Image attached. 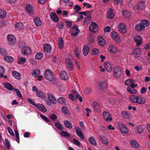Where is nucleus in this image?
Instances as JSON below:
<instances>
[{"label":"nucleus","instance_id":"nucleus-1","mask_svg":"<svg viewBox=\"0 0 150 150\" xmlns=\"http://www.w3.org/2000/svg\"><path fill=\"white\" fill-rule=\"evenodd\" d=\"M149 22L147 20L141 21L139 23L136 25L135 29L138 31H141L144 30L145 27L149 25Z\"/></svg>","mask_w":150,"mask_h":150},{"label":"nucleus","instance_id":"nucleus-2","mask_svg":"<svg viewBox=\"0 0 150 150\" xmlns=\"http://www.w3.org/2000/svg\"><path fill=\"white\" fill-rule=\"evenodd\" d=\"M44 75L45 78L49 81H52L54 79L53 74L50 70H46L44 73Z\"/></svg>","mask_w":150,"mask_h":150},{"label":"nucleus","instance_id":"nucleus-3","mask_svg":"<svg viewBox=\"0 0 150 150\" xmlns=\"http://www.w3.org/2000/svg\"><path fill=\"white\" fill-rule=\"evenodd\" d=\"M118 128L121 132L123 134H127L129 130L127 127L121 122H119L117 123Z\"/></svg>","mask_w":150,"mask_h":150},{"label":"nucleus","instance_id":"nucleus-4","mask_svg":"<svg viewBox=\"0 0 150 150\" xmlns=\"http://www.w3.org/2000/svg\"><path fill=\"white\" fill-rule=\"evenodd\" d=\"M80 30L78 28V25H75L73 26L71 29L70 31L71 35L74 37L77 36Z\"/></svg>","mask_w":150,"mask_h":150},{"label":"nucleus","instance_id":"nucleus-5","mask_svg":"<svg viewBox=\"0 0 150 150\" xmlns=\"http://www.w3.org/2000/svg\"><path fill=\"white\" fill-rule=\"evenodd\" d=\"M113 74L117 78L121 77L122 74L121 69L118 67H116L114 68L113 69Z\"/></svg>","mask_w":150,"mask_h":150},{"label":"nucleus","instance_id":"nucleus-6","mask_svg":"<svg viewBox=\"0 0 150 150\" xmlns=\"http://www.w3.org/2000/svg\"><path fill=\"white\" fill-rule=\"evenodd\" d=\"M7 40L10 45H13L16 42V40L14 36L12 35H9L7 36Z\"/></svg>","mask_w":150,"mask_h":150},{"label":"nucleus","instance_id":"nucleus-7","mask_svg":"<svg viewBox=\"0 0 150 150\" xmlns=\"http://www.w3.org/2000/svg\"><path fill=\"white\" fill-rule=\"evenodd\" d=\"M66 64L67 69L69 71H71L73 68V64L70 59H67L66 60Z\"/></svg>","mask_w":150,"mask_h":150},{"label":"nucleus","instance_id":"nucleus-8","mask_svg":"<svg viewBox=\"0 0 150 150\" xmlns=\"http://www.w3.org/2000/svg\"><path fill=\"white\" fill-rule=\"evenodd\" d=\"M119 31L122 33H125L127 31V28L125 25L122 23H120L118 26Z\"/></svg>","mask_w":150,"mask_h":150},{"label":"nucleus","instance_id":"nucleus-9","mask_svg":"<svg viewBox=\"0 0 150 150\" xmlns=\"http://www.w3.org/2000/svg\"><path fill=\"white\" fill-rule=\"evenodd\" d=\"M21 52L24 55H28L31 53L30 48L29 47H23L21 50Z\"/></svg>","mask_w":150,"mask_h":150},{"label":"nucleus","instance_id":"nucleus-10","mask_svg":"<svg viewBox=\"0 0 150 150\" xmlns=\"http://www.w3.org/2000/svg\"><path fill=\"white\" fill-rule=\"evenodd\" d=\"M47 98L51 103L55 104L57 103V100L54 96L52 94L48 93L47 94Z\"/></svg>","mask_w":150,"mask_h":150},{"label":"nucleus","instance_id":"nucleus-11","mask_svg":"<svg viewBox=\"0 0 150 150\" xmlns=\"http://www.w3.org/2000/svg\"><path fill=\"white\" fill-rule=\"evenodd\" d=\"M134 40L136 43V45L138 46L142 44V38L139 35H136L134 38Z\"/></svg>","mask_w":150,"mask_h":150},{"label":"nucleus","instance_id":"nucleus-12","mask_svg":"<svg viewBox=\"0 0 150 150\" xmlns=\"http://www.w3.org/2000/svg\"><path fill=\"white\" fill-rule=\"evenodd\" d=\"M98 28V25L95 22H92L91 23V25L89 27V29L91 31L93 32H96Z\"/></svg>","mask_w":150,"mask_h":150},{"label":"nucleus","instance_id":"nucleus-13","mask_svg":"<svg viewBox=\"0 0 150 150\" xmlns=\"http://www.w3.org/2000/svg\"><path fill=\"white\" fill-rule=\"evenodd\" d=\"M76 134L82 140L84 139V137L82 131L79 128H77L76 129Z\"/></svg>","mask_w":150,"mask_h":150},{"label":"nucleus","instance_id":"nucleus-14","mask_svg":"<svg viewBox=\"0 0 150 150\" xmlns=\"http://www.w3.org/2000/svg\"><path fill=\"white\" fill-rule=\"evenodd\" d=\"M104 67L106 70L108 72H111L112 70V66L111 64L108 62L105 63Z\"/></svg>","mask_w":150,"mask_h":150},{"label":"nucleus","instance_id":"nucleus-15","mask_svg":"<svg viewBox=\"0 0 150 150\" xmlns=\"http://www.w3.org/2000/svg\"><path fill=\"white\" fill-rule=\"evenodd\" d=\"M52 47L48 44H45L44 45L43 49L44 51L48 53H50L51 51Z\"/></svg>","mask_w":150,"mask_h":150},{"label":"nucleus","instance_id":"nucleus-16","mask_svg":"<svg viewBox=\"0 0 150 150\" xmlns=\"http://www.w3.org/2000/svg\"><path fill=\"white\" fill-rule=\"evenodd\" d=\"M130 144L135 149L139 148V145L138 142L134 140H132L130 141Z\"/></svg>","mask_w":150,"mask_h":150},{"label":"nucleus","instance_id":"nucleus-17","mask_svg":"<svg viewBox=\"0 0 150 150\" xmlns=\"http://www.w3.org/2000/svg\"><path fill=\"white\" fill-rule=\"evenodd\" d=\"M111 36L112 39L115 41L118 42L120 41V38L118 35L115 32L112 33Z\"/></svg>","mask_w":150,"mask_h":150},{"label":"nucleus","instance_id":"nucleus-18","mask_svg":"<svg viewBox=\"0 0 150 150\" xmlns=\"http://www.w3.org/2000/svg\"><path fill=\"white\" fill-rule=\"evenodd\" d=\"M36 106L41 111L43 112H45L46 111V109L45 107L41 104H37L36 105Z\"/></svg>","mask_w":150,"mask_h":150},{"label":"nucleus","instance_id":"nucleus-19","mask_svg":"<svg viewBox=\"0 0 150 150\" xmlns=\"http://www.w3.org/2000/svg\"><path fill=\"white\" fill-rule=\"evenodd\" d=\"M137 103L139 104H143L146 102L145 99L142 97L137 96Z\"/></svg>","mask_w":150,"mask_h":150},{"label":"nucleus","instance_id":"nucleus-20","mask_svg":"<svg viewBox=\"0 0 150 150\" xmlns=\"http://www.w3.org/2000/svg\"><path fill=\"white\" fill-rule=\"evenodd\" d=\"M98 40L99 45L101 46H103L105 44V41L101 36L98 37Z\"/></svg>","mask_w":150,"mask_h":150},{"label":"nucleus","instance_id":"nucleus-21","mask_svg":"<svg viewBox=\"0 0 150 150\" xmlns=\"http://www.w3.org/2000/svg\"><path fill=\"white\" fill-rule=\"evenodd\" d=\"M107 16L109 18H113L114 16L113 10L111 8L109 9L107 12Z\"/></svg>","mask_w":150,"mask_h":150},{"label":"nucleus","instance_id":"nucleus-22","mask_svg":"<svg viewBox=\"0 0 150 150\" xmlns=\"http://www.w3.org/2000/svg\"><path fill=\"white\" fill-rule=\"evenodd\" d=\"M137 8L139 9H143L145 8V2L143 1H139L137 4Z\"/></svg>","mask_w":150,"mask_h":150},{"label":"nucleus","instance_id":"nucleus-23","mask_svg":"<svg viewBox=\"0 0 150 150\" xmlns=\"http://www.w3.org/2000/svg\"><path fill=\"white\" fill-rule=\"evenodd\" d=\"M26 61V59L22 57H18L17 60V63L19 64H24L25 62Z\"/></svg>","mask_w":150,"mask_h":150},{"label":"nucleus","instance_id":"nucleus-24","mask_svg":"<svg viewBox=\"0 0 150 150\" xmlns=\"http://www.w3.org/2000/svg\"><path fill=\"white\" fill-rule=\"evenodd\" d=\"M60 77L62 80H66L68 79V77L67 73L64 71H62L60 73Z\"/></svg>","mask_w":150,"mask_h":150},{"label":"nucleus","instance_id":"nucleus-25","mask_svg":"<svg viewBox=\"0 0 150 150\" xmlns=\"http://www.w3.org/2000/svg\"><path fill=\"white\" fill-rule=\"evenodd\" d=\"M50 16L51 18L53 20V21L55 22H57L58 21L59 18L55 13H52L50 14Z\"/></svg>","mask_w":150,"mask_h":150},{"label":"nucleus","instance_id":"nucleus-26","mask_svg":"<svg viewBox=\"0 0 150 150\" xmlns=\"http://www.w3.org/2000/svg\"><path fill=\"white\" fill-rule=\"evenodd\" d=\"M59 47L60 49H62L64 46V42L62 38L59 37L58 39Z\"/></svg>","mask_w":150,"mask_h":150},{"label":"nucleus","instance_id":"nucleus-27","mask_svg":"<svg viewBox=\"0 0 150 150\" xmlns=\"http://www.w3.org/2000/svg\"><path fill=\"white\" fill-rule=\"evenodd\" d=\"M34 22L35 25L37 26H40L42 24L40 18L38 17H36L34 19Z\"/></svg>","mask_w":150,"mask_h":150},{"label":"nucleus","instance_id":"nucleus-28","mask_svg":"<svg viewBox=\"0 0 150 150\" xmlns=\"http://www.w3.org/2000/svg\"><path fill=\"white\" fill-rule=\"evenodd\" d=\"M133 54L135 57H139L140 54V49H136L133 50Z\"/></svg>","mask_w":150,"mask_h":150},{"label":"nucleus","instance_id":"nucleus-29","mask_svg":"<svg viewBox=\"0 0 150 150\" xmlns=\"http://www.w3.org/2000/svg\"><path fill=\"white\" fill-rule=\"evenodd\" d=\"M109 51L111 53H115L117 51L116 48L113 45H110L108 48Z\"/></svg>","mask_w":150,"mask_h":150},{"label":"nucleus","instance_id":"nucleus-30","mask_svg":"<svg viewBox=\"0 0 150 150\" xmlns=\"http://www.w3.org/2000/svg\"><path fill=\"white\" fill-rule=\"evenodd\" d=\"M12 74L13 76L16 79H21L20 74L15 71H13L12 72Z\"/></svg>","mask_w":150,"mask_h":150},{"label":"nucleus","instance_id":"nucleus-31","mask_svg":"<svg viewBox=\"0 0 150 150\" xmlns=\"http://www.w3.org/2000/svg\"><path fill=\"white\" fill-rule=\"evenodd\" d=\"M74 52L76 57L78 58L79 57V55L81 53V49L77 48H76L74 50Z\"/></svg>","mask_w":150,"mask_h":150},{"label":"nucleus","instance_id":"nucleus-32","mask_svg":"<svg viewBox=\"0 0 150 150\" xmlns=\"http://www.w3.org/2000/svg\"><path fill=\"white\" fill-rule=\"evenodd\" d=\"M24 26L22 23H18L15 25V27L17 29L20 30L24 28Z\"/></svg>","mask_w":150,"mask_h":150},{"label":"nucleus","instance_id":"nucleus-33","mask_svg":"<svg viewBox=\"0 0 150 150\" xmlns=\"http://www.w3.org/2000/svg\"><path fill=\"white\" fill-rule=\"evenodd\" d=\"M89 51V48L86 45L84 46L83 48V54L85 56L87 55Z\"/></svg>","mask_w":150,"mask_h":150},{"label":"nucleus","instance_id":"nucleus-34","mask_svg":"<svg viewBox=\"0 0 150 150\" xmlns=\"http://www.w3.org/2000/svg\"><path fill=\"white\" fill-rule=\"evenodd\" d=\"M26 10L30 13H33L34 12L33 7L30 5H28L26 6Z\"/></svg>","mask_w":150,"mask_h":150},{"label":"nucleus","instance_id":"nucleus-35","mask_svg":"<svg viewBox=\"0 0 150 150\" xmlns=\"http://www.w3.org/2000/svg\"><path fill=\"white\" fill-rule=\"evenodd\" d=\"M64 124L65 126L69 129H70L72 127V125L71 123L68 120L64 121Z\"/></svg>","mask_w":150,"mask_h":150},{"label":"nucleus","instance_id":"nucleus-36","mask_svg":"<svg viewBox=\"0 0 150 150\" xmlns=\"http://www.w3.org/2000/svg\"><path fill=\"white\" fill-rule=\"evenodd\" d=\"M4 87L10 90H12L13 89V86L10 83H6L4 84Z\"/></svg>","mask_w":150,"mask_h":150},{"label":"nucleus","instance_id":"nucleus-37","mask_svg":"<svg viewBox=\"0 0 150 150\" xmlns=\"http://www.w3.org/2000/svg\"><path fill=\"white\" fill-rule=\"evenodd\" d=\"M88 140L90 143L92 145L95 146H96L97 145V144L95 139L94 137H91Z\"/></svg>","mask_w":150,"mask_h":150},{"label":"nucleus","instance_id":"nucleus-38","mask_svg":"<svg viewBox=\"0 0 150 150\" xmlns=\"http://www.w3.org/2000/svg\"><path fill=\"white\" fill-rule=\"evenodd\" d=\"M100 140L101 142L102 143L104 144H107L108 143V141L104 137H100Z\"/></svg>","mask_w":150,"mask_h":150},{"label":"nucleus","instance_id":"nucleus-39","mask_svg":"<svg viewBox=\"0 0 150 150\" xmlns=\"http://www.w3.org/2000/svg\"><path fill=\"white\" fill-rule=\"evenodd\" d=\"M54 123L55 126L59 129L61 130L63 129V127L59 121L55 122Z\"/></svg>","mask_w":150,"mask_h":150},{"label":"nucleus","instance_id":"nucleus-40","mask_svg":"<svg viewBox=\"0 0 150 150\" xmlns=\"http://www.w3.org/2000/svg\"><path fill=\"white\" fill-rule=\"evenodd\" d=\"M6 12L3 10L0 9V18H4L6 16Z\"/></svg>","mask_w":150,"mask_h":150},{"label":"nucleus","instance_id":"nucleus-41","mask_svg":"<svg viewBox=\"0 0 150 150\" xmlns=\"http://www.w3.org/2000/svg\"><path fill=\"white\" fill-rule=\"evenodd\" d=\"M122 114L123 117L126 119L129 118L130 117V114L126 111H122Z\"/></svg>","mask_w":150,"mask_h":150},{"label":"nucleus","instance_id":"nucleus-42","mask_svg":"<svg viewBox=\"0 0 150 150\" xmlns=\"http://www.w3.org/2000/svg\"><path fill=\"white\" fill-rule=\"evenodd\" d=\"M127 90L128 92L132 94H135L137 92V91L136 89L134 88L131 89L129 87H128L127 88Z\"/></svg>","mask_w":150,"mask_h":150},{"label":"nucleus","instance_id":"nucleus-43","mask_svg":"<svg viewBox=\"0 0 150 150\" xmlns=\"http://www.w3.org/2000/svg\"><path fill=\"white\" fill-rule=\"evenodd\" d=\"M137 96L134 95H131L129 97L130 99L131 102L136 103H137Z\"/></svg>","mask_w":150,"mask_h":150},{"label":"nucleus","instance_id":"nucleus-44","mask_svg":"<svg viewBox=\"0 0 150 150\" xmlns=\"http://www.w3.org/2000/svg\"><path fill=\"white\" fill-rule=\"evenodd\" d=\"M40 73V71L39 69H35L32 72V74L33 76L36 77Z\"/></svg>","mask_w":150,"mask_h":150},{"label":"nucleus","instance_id":"nucleus-45","mask_svg":"<svg viewBox=\"0 0 150 150\" xmlns=\"http://www.w3.org/2000/svg\"><path fill=\"white\" fill-rule=\"evenodd\" d=\"M36 94L37 96L40 98H44L45 97V94L42 92L40 91H38L36 92Z\"/></svg>","mask_w":150,"mask_h":150},{"label":"nucleus","instance_id":"nucleus-46","mask_svg":"<svg viewBox=\"0 0 150 150\" xmlns=\"http://www.w3.org/2000/svg\"><path fill=\"white\" fill-rule=\"evenodd\" d=\"M122 14L124 16L127 18H129L130 16V13L125 10H124L122 11Z\"/></svg>","mask_w":150,"mask_h":150},{"label":"nucleus","instance_id":"nucleus-47","mask_svg":"<svg viewBox=\"0 0 150 150\" xmlns=\"http://www.w3.org/2000/svg\"><path fill=\"white\" fill-rule=\"evenodd\" d=\"M91 19V16H88L85 18L83 21V23L84 25H86L90 23Z\"/></svg>","mask_w":150,"mask_h":150},{"label":"nucleus","instance_id":"nucleus-48","mask_svg":"<svg viewBox=\"0 0 150 150\" xmlns=\"http://www.w3.org/2000/svg\"><path fill=\"white\" fill-rule=\"evenodd\" d=\"M43 57V54L41 52H38L37 53L35 56V59H37L40 60L42 59Z\"/></svg>","mask_w":150,"mask_h":150},{"label":"nucleus","instance_id":"nucleus-49","mask_svg":"<svg viewBox=\"0 0 150 150\" xmlns=\"http://www.w3.org/2000/svg\"><path fill=\"white\" fill-rule=\"evenodd\" d=\"M135 129L139 134L143 133L144 130V128L140 126H139L136 128Z\"/></svg>","mask_w":150,"mask_h":150},{"label":"nucleus","instance_id":"nucleus-50","mask_svg":"<svg viewBox=\"0 0 150 150\" xmlns=\"http://www.w3.org/2000/svg\"><path fill=\"white\" fill-rule=\"evenodd\" d=\"M4 59L8 62H11L13 61V58L9 56L6 57L4 58Z\"/></svg>","mask_w":150,"mask_h":150},{"label":"nucleus","instance_id":"nucleus-51","mask_svg":"<svg viewBox=\"0 0 150 150\" xmlns=\"http://www.w3.org/2000/svg\"><path fill=\"white\" fill-rule=\"evenodd\" d=\"M14 91L15 92H16L17 95V96L20 98H21L22 97V95L21 93L20 90L18 89L15 88L14 89Z\"/></svg>","mask_w":150,"mask_h":150},{"label":"nucleus","instance_id":"nucleus-52","mask_svg":"<svg viewBox=\"0 0 150 150\" xmlns=\"http://www.w3.org/2000/svg\"><path fill=\"white\" fill-rule=\"evenodd\" d=\"M107 83L105 82H101L99 84L100 87L101 88H106L107 86Z\"/></svg>","mask_w":150,"mask_h":150},{"label":"nucleus","instance_id":"nucleus-53","mask_svg":"<svg viewBox=\"0 0 150 150\" xmlns=\"http://www.w3.org/2000/svg\"><path fill=\"white\" fill-rule=\"evenodd\" d=\"M58 101L60 104H64L65 103L66 100L64 98L60 97L58 99Z\"/></svg>","mask_w":150,"mask_h":150},{"label":"nucleus","instance_id":"nucleus-54","mask_svg":"<svg viewBox=\"0 0 150 150\" xmlns=\"http://www.w3.org/2000/svg\"><path fill=\"white\" fill-rule=\"evenodd\" d=\"M5 73L4 68L2 66H0V78H1L3 76V74Z\"/></svg>","mask_w":150,"mask_h":150},{"label":"nucleus","instance_id":"nucleus-55","mask_svg":"<svg viewBox=\"0 0 150 150\" xmlns=\"http://www.w3.org/2000/svg\"><path fill=\"white\" fill-rule=\"evenodd\" d=\"M110 115L108 112L105 111H103L102 113L103 117L104 120L106 118V117L109 116Z\"/></svg>","mask_w":150,"mask_h":150},{"label":"nucleus","instance_id":"nucleus-56","mask_svg":"<svg viewBox=\"0 0 150 150\" xmlns=\"http://www.w3.org/2000/svg\"><path fill=\"white\" fill-rule=\"evenodd\" d=\"M133 81L132 79H128L126 80L125 81V84L127 86L130 85L132 82Z\"/></svg>","mask_w":150,"mask_h":150},{"label":"nucleus","instance_id":"nucleus-57","mask_svg":"<svg viewBox=\"0 0 150 150\" xmlns=\"http://www.w3.org/2000/svg\"><path fill=\"white\" fill-rule=\"evenodd\" d=\"M73 141L75 144L76 145L80 147H81V143L77 139H74Z\"/></svg>","mask_w":150,"mask_h":150},{"label":"nucleus","instance_id":"nucleus-58","mask_svg":"<svg viewBox=\"0 0 150 150\" xmlns=\"http://www.w3.org/2000/svg\"><path fill=\"white\" fill-rule=\"evenodd\" d=\"M60 134L64 137H69L70 136L69 134L66 131H62L61 132Z\"/></svg>","mask_w":150,"mask_h":150},{"label":"nucleus","instance_id":"nucleus-59","mask_svg":"<svg viewBox=\"0 0 150 150\" xmlns=\"http://www.w3.org/2000/svg\"><path fill=\"white\" fill-rule=\"evenodd\" d=\"M62 110L63 112L65 114H67L69 113V111L66 107L63 106L62 107Z\"/></svg>","mask_w":150,"mask_h":150},{"label":"nucleus","instance_id":"nucleus-60","mask_svg":"<svg viewBox=\"0 0 150 150\" xmlns=\"http://www.w3.org/2000/svg\"><path fill=\"white\" fill-rule=\"evenodd\" d=\"M98 50L97 49L94 48L92 50V54L93 55H97L98 53Z\"/></svg>","mask_w":150,"mask_h":150},{"label":"nucleus","instance_id":"nucleus-61","mask_svg":"<svg viewBox=\"0 0 150 150\" xmlns=\"http://www.w3.org/2000/svg\"><path fill=\"white\" fill-rule=\"evenodd\" d=\"M7 129L8 132L12 136H14V135L13 131L12 129L9 127H7Z\"/></svg>","mask_w":150,"mask_h":150},{"label":"nucleus","instance_id":"nucleus-62","mask_svg":"<svg viewBox=\"0 0 150 150\" xmlns=\"http://www.w3.org/2000/svg\"><path fill=\"white\" fill-rule=\"evenodd\" d=\"M74 9L75 10L76 12H78L80 10L81 8L78 5L76 4L74 6Z\"/></svg>","mask_w":150,"mask_h":150},{"label":"nucleus","instance_id":"nucleus-63","mask_svg":"<svg viewBox=\"0 0 150 150\" xmlns=\"http://www.w3.org/2000/svg\"><path fill=\"white\" fill-rule=\"evenodd\" d=\"M5 142L7 148L8 149H9L10 146V144L8 140L6 138L5 139Z\"/></svg>","mask_w":150,"mask_h":150},{"label":"nucleus","instance_id":"nucleus-64","mask_svg":"<svg viewBox=\"0 0 150 150\" xmlns=\"http://www.w3.org/2000/svg\"><path fill=\"white\" fill-rule=\"evenodd\" d=\"M93 106L95 110H97L98 109V105L96 102H94L93 104Z\"/></svg>","mask_w":150,"mask_h":150}]
</instances>
